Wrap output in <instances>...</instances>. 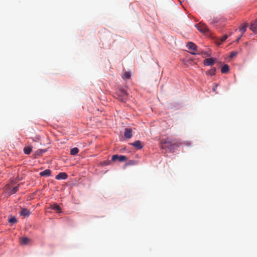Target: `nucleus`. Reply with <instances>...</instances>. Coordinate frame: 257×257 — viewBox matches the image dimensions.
Masks as SVG:
<instances>
[{
  "instance_id": "nucleus-1",
  "label": "nucleus",
  "mask_w": 257,
  "mask_h": 257,
  "mask_svg": "<svg viewBox=\"0 0 257 257\" xmlns=\"http://www.w3.org/2000/svg\"><path fill=\"white\" fill-rule=\"evenodd\" d=\"M172 140L169 138L164 139L161 141V148L163 149L169 151L170 149L171 146Z\"/></svg>"
},
{
  "instance_id": "nucleus-2",
  "label": "nucleus",
  "mask_w": 257,
  "mask_h": 257,
  "mask_svg": "<svg viewBox=\"0 0 257 257\" xmlns=\"http://www.w3.org/2000/svg\"><path fill=\"white\" fill-rule=\"evenodd\" d=\"M186 47L190 51V53L192 54L195 55L197 53V46L194 43L191 42H188Z\"/></svg>"
},
{
  "instance_id": "nucleus-3",
  "label": "nucleus",
  "mask_w": 257,
  "mask_h": 257,
  "mask_svg": "<svg viewBox=\"0 0 257 257\" xmlns=\"http://www.w3.org/2000/svg\"><path fill=\"white\" fill-rule=\"evenodd\" d=\"M197 29L201 33H206L209 31L207 26L203 23H200L196 25Z\"/></svg>"
},
{
  "instance_id": "nucleus-4",
  "label": "nucleus",
  "mask_w": 257,
  "mask_h": 257,
  "mask_svg": "<svg viewBox=\"0 0 257 257\" xmlns=\"http://www.w3.org/2000/svg\"><path fill=\"white\" fill-rule=\"evenodd\" d=\"M111 160L112 161L118 160L119 162H122L126 161L127 158L123 155H114L112 156Z\"/></svg>"
},
{
  "instance_id": "nucleus-5",
  "label": "nucleus",
  "mask_w": 257,
  "mask_h": 257,
  "mask_svg": "<svg viewBox=\"0 0 257 257\" xmlns=\"http://www.w3.org/2000/svg\"><path fill=\"white\" fill-rule=\"evenodd\" d=\"M181 143L179 141H176L175 140H172L171 146L169 152H173L175 150L181 146Z\"/></svg>"
},
{
  "instance_id": "nucleus-6",
  "label": "nucleus",
  "mask_w": 257,
  "mask_h": 257,
  "mask_svg": "<svg viewBox=\"0 0 257 257\" xmlns=\"http://www.w3.org/2000/svg\"><path fill=\"white\" fill-rule=\"evenodd\" d=\"M219 63L220 62L217 59L213 57L206 58L204 61V64H213L214 63L219 64Z\"/></svg>"
},
{
  "instance_id": "nucleus-7",
  "label": "nucleus",
  "mask_w": 257,
  "mask_h": 257,
  "mask_svg": "<svg viewBox=\"0 0 257 257\" xmlns=\"http://www.w3.org/2000/svg\"><path fill=\"white\" fill-rule=\"evenodd\" d=\"M124 136L127 139H130L132 137V131L130 128H126L124 130Z\"/></svg>"
},
{
  "instance_id": "nucleus-8",
  "label": "nucleus",
  "mask_w": 257,
  "mask_h": 257,
  "mask_svg": "<svg viewBox=\"0 0 257 257\" xmlns=\"http://www.w3.org/2000/svg\"><path fill=\"white\" fill-rule=\"evenodd\" d=\"M68 177V175L66 173L61 172L59 173L56 176V179L57 180L60 179H66Z\"/></svg>"
},
{
  "instance_id": "nucleus-9",
  "label": "nucleus",
  "mask_w": 257,
  "mask_h": 257,
  "mask_svg": "<svg viewBox=\"0 0 257 257\" xmlns=\"http://www.w3.org/2000/svg\"><path fill=\"white\" fill-rule=\"evenodd\" d=\"M137 149H141L143 148L141 142L140 141H136L131 144Z\"/></svg>"
},
{
  "instance_id": "nucleus-10",
  "label": "nucleus",
  "mask_w": 257,
  "mask_h": 257,
  "mask_svg": "<svg viewBox=\"0 0 257 257\" xmlns=\"http://www.w3.org/2000/svg\"><path fill=\"white\" fill-rule=\"evenodd\" d=\"M51 171L49 169H46L40 173L41 176H49L51 175Z\"/></svg>"
},
{
  "instance_id": "nucleus-11",
  "label": "nucleus",
  "mask_w": 257,
  "mask_h": 257,
  "mask_svg": "<svg viewBox=\"0 0 257 257\" xmlns=\"http://www.w3.org/2000/svg\"><path fill=\"white\" fill-rule=\"evenodd\" d=\"M250 29L254 32L257 29V19L255 20L253 23H251L250 26Z\"/></svg>"
},
{
  "instance_id": "nucleus-12",
  "label": "nucleus",
  "mask_w": 257,
  "mask_h": 257,
  "mask_svg": "<svg viewBox=\"0 0 257 257\" xmlns=\"http://www.w3.org/2000/svg\"><path fill=\"white\" fill-rule=\"evenodd\" d=\"M50 208L55 210L56 212L60 213L61 211L60 207L57 204H52L50 206Z\"/></svg>"
},
{
  "instance_id": "nucleus-13",
  "label": "nucleus",
  "mask_w": 257,
  "mask_h": 257,
  "mask_svg": "<svg viewBox=\"0 0 257 257\" xmlns=\"http://www.w3.org/2000/svg\"><path fill=\"white\" fill-rule=\"evenodd\" d=\"M20 214L24 216H29L30 212L29 210H28L27 209L23 208L21 211Z\"/></svg>"
},
{
  "instance_id": "nucleus-14",
  "label": "nucleus",
  "mask_w": 257,
  "mask_h": 257,
  "mask_svg": "<svg viewBox=\"0 0 257 257\" xmlns=\"http://www.w3.org/2000/svg\"><path fill=\"white\" fill-rule=\"evenodd\" d=\"M32 151V146H28L25 147L24 149V152L25 154L29 155Z\"/></svg>"
},
{
  "instance_id": "nucleus-15",
  "label": "nucleus",
  "mask_w": 257,
  "mask_h": 257,
  "mask_svg": "<svg viewBox=\"0 0 257 257\" xmlns=\"http://www.w3.org/2000/svg\"><path fill=\"white\" fill-rule=\"evenodd\" d=\"M216 71V69L215 68H212L210 70H208L206 72V75L208 76H213L215 75Z\"/></svg>"
},
{
  "instance_id": "nucleus-16",
  "label": "nucleus",
  "mask_w": 257,
  "mask_h": 257,
  "mask_svg": "<svg viewBox=\"0 0 257 257\" xmlns=\"http://www.w3.org/2000/svg\"><path fill=\"white\" fill-rule=\"evenodd\" d=\"M131 76V73L130 71H125L122 75V78L123 79H130Z\"/></svg>"
},
{
  "instance_id": "nucleus-17",
  "label": "nucleus",
  "mask_w": 257,
  "mask_h": 257,
  "mask_svg": "<svg viewBox=\"0 0 257 257\" xmlns=\"http://www.w3.org/2000/svg\"><path fill=\"white\" fill-rule=\"evenodd\" d=\"M229 71V67L228 65H223L222 68H221V72L222 73H227Z\"/></svg>"
},
{
  "instance_id": "nucleus-18",
  "label": "nucleus",
  "mask_w": 257,
  "mask_h": 257,
  "mask_svg": "<svg viewBox=\"0 0 257 257\" xmlns=\"http://www.w3.org/2000/svg\"><path fill=\"white\" fill-rule=\"evenodd\" d=\"M228 38V36L227 35H225L219 38V42H217V45H220L222 43H223L227 38Z\"/></svg>"
},
{
  "instance_id": "nucleus-19",
  "label": "nucleus",
  "mask_w": 257,
  "mask_h": 257,
  "mask_svg": "<svg viewBox=\"0 0 257 257\" xmlns=\"http://www.w3.org/2000/svg\"><path fill=\"white\" fill-rule=\"evenodd\" d=\"M79 152V149L77 148H73L70 150V154L71 155H76Z\"/></svg>"
},
{
  "instance_id": "nucleus-20",
  "label": "nucleus",
  "mask_w": 257,
  "mask_h": 257,
  "mask_svg": "<svg viewBox=\"0 0 257 257\" xmlns=\"http://www.w3.org/2000/svg\"><path fill=\"white\" fill-rule=\"evenodd\" d=\"M29 241V238H28V237H23L22 239H21V242L22 244H26L28 243Z\"/></svg>"
},
{
  "instance_id": "nucleus-21",
  "label": "nucleus",
  "mask_w": 257,
  "mask_h": 257,
  "mask_svg": "<svg viewBox=\"0 0 257 257\" xmlns=\"http://www.w3.org/2000/svg\"><path fill=\"white\" fill-rule=\"evenodd\" d=\"M247 27V24H245L243 27H242L240 29V31L241 32L242 35L243 34H244L245 32V31L246 30Z\"/></svg>"
},
{
  "instance_id": "nucleus-22",
  "label": "nucleus",
  "mask_w": 257,
  "mask_h": 257,
  "mask_svg": "<svg viewBox=\"0 0 257 257\" xmlns=\"http://www.w3.org/2000/svg\"><path fill=\"white\" fill-rule=\"evenodd\" d=\"M137 164V162L134 160L128 161L127 163V165H135Z\"/></svg>"
},
{
  "instance_id": "nucleus-23",
  "label": "nucleus",
  "mask_w": 257,
  "mask_h": 257,
  "mask_svg": "<svg viewBox=\"0 0 257 257\" xmlns=\"http://www.w3.org/2000/svg\"><path fill=\"white\" fill-rule=\"evenodd\" d=\"M19 189V186L13 187L12 189L11 194H14L16 193Z\"/></svg>"
},
{
  "instance_id": "nucleus-24",
  "label": "nucleus",
  "mask_w": 257,
  "mask_h": 257,
  "mask_svg": "<svg viewBox=\"0 0 257 257\" xmlns=\"http://www.w3.org/2000/svg\"><path fill=\"white\" fill-rule=\"evenodd\" d=\"M9 222H10V223H15L17 222V219H16V217H13L11 218L9 220Z\"/></svg>"
},
{
  "instance_id": "nucleus-25",
  "label": "nucleus",
  "mask_w": 257,
  "mask_h": 257,
  "mask_svg": "<svg viewBox=\"0 0 257 257\" xmlns=\"http://www.w3.org/2000/svg\"><path fill=\"white\" fill-rule=\"evenodd\" d=\"M236 54H237V52H236L235 51L232 52L229 55V58L231 59L233 57L235 56L236 55Z\"/></svg>"
},
{
  "instance_id": "nucleus-26",
  "label": "nucleus",
  "mask_w": 257,
  "mask_h": 257,
  "mask_svg": "<svg viewBox=\"0 0 257 257\" xmlns=\"http://www.w3.org/2000/svg\"><path fill=\"white\" fill-rule=\"evenodd\" d=\"M122 94H123V96L124 98H122L121 99V100L122 101L124 102V101H126V97L127 96V93L126 92H122Z\"/></svg>"
},
{
  "instance_id": "nucleus-27",
  "label": "nucleus",
  "mask_w": 257,
  "mask_h": 257,
  "mask_svg": "<svg viewBox=\"0 0 257 257\" xmlns=\"http://www.w3.org/2000/svg\"><path fill=\"white\" fill-rule=\"evenodd\" d=\"M45 152V150H39V151H38V154L39 155H41Z\"/></svg>"
},
{
  "instance_id": "nucleus-28",
  "label": "nucleus",
  "mask_w": 257,
  "mask_h": 257,
  "mask_svg": "<svg viewBox=\"0 0 257 257\" xmlns=\"http://www.w3.org/2000/svg\"><path fill=\"white\" fill-rule=\"evenodd\" d=\"M217 86H218V84H215V85L214 86L213 88V91H215L216 89Z\"/></svg>"
},
{
  "instance_id": "nucleus-29",
  "label": "nucleus",
  "mask_w": 257,
  "mask_h": 257,
  "mask_svg": "<svg viewBox=\"0 0 257 257\" xmlns=\"http://www.w3.org/2000/svg\"><path fill=\"white\" fill-rule=\"evenodd\" d=\"M241 36H242V35H241V36H239V37L236 39V42H239V40H240V38L241 37Z\"/></svg>"
}]
</instances>
